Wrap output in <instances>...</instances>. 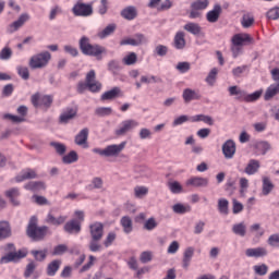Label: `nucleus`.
<instances>
[{"instance_id": "f257e3e1", "label": "nucleus", "mask_w": 279, "mask_h": 279, "mask_svg": "<svg viewBox=\"0 0 279 279\" xmlns=\"http://www.w3.org/2000/svg\"><path fill=\"white\" fill-rule=\"evenodd\" d=\"M78 48L83 56H90L92 58H96L98 60H102V56L108 53L106 47L98 44H90V38L83 36L78 40Z\"/></svg>"}, {"instance_id": "f03ea898", "label": "nucleus", "mask_w": 279, "mask_h": 279, "mask_svg": "<svg viewBox=\"0 0 279 279\" xmlns=\"http://www.w3.org/2000/svg\"><path fill=\"white\" fill-rule=\"evenodd\" d=\"M49 234V227H38V217L32 216L26 227V235L35 242L45 241Z\"/></svg>"}, {"instance_id": "7ed1b4c3", "label": "nucleus", "mask_w": 279, "mask_h": 279, "mask_svg": "<svg viewBox=\"0 0 279 279\" xmlns=\"http://www.w3.org/2000/svg\"><path fill=\"white\" fill-rule=\"evenodd\" d=\"M50 60H51V52L43 51L31 57L28 61V66L33 71H36V69H45V66L49 64Z\"/></svg>"}, {"instance_id": "20e7f679", "label": "nucleus", "mask_w": 279, "mask_h": 279, "mask_svg": "<svg viewBox=\"0 0 279 279\" xmlns=\"http://www.w3.org/2000/svg\"><path fill=\"white\" fill-rule=\"evenodd\" d=\"M125 142L121 144H112L107 146L105 149L101 148H94V154H99V156H106V158L117 157L125 149Z\"/></svg>"}, {"instance_id": "39448f33", "label": "nucleus", "mask_w": 279, "mask_h": 279, "mask_svg": "<svg viewBox=\"0 0 279 279\" xmlns=\"http://www.w3.org/2000/svg\"><path fill=\"white\" fill-rule=\"evenodd\" d=\"M74 16H92L93 4H86L83 2H76L72 8Z\"/></svg>"}, {"instance_id": "423d86ee", "label": "nucleus", "mask_w": 279, "mask_h": 279, "mask_svg": "<svg viewBox=\"0 0 279 279\" xmlns=\"http://www.w3.org/2000/svg\"><path fill=\"white\" fill-rule=\"evenodd\" d=\"M89 234L94 241H101L104 239V223L94 222L89 225Z\"/></svg>"}, {"instance_id": "0eeeda50", "label": "nucleus", "mask_w": 279, "mask_h": 279, "mask_svg": "<svg viewBox=\"0 0 279 279\" xmlns=\"http://www.w3.org/2000/svg\"><path fill=\"white\" fill-rule=\"evenodd\" d=\"M5 197L9 199L12 206H21V190L19 187H12L4 192Z\"/></svg>"}, {"instance_id": "6e6552de", "label": "nucleus", "mask_w": 279, "mask_h": 279, "mask_svg": "<svg viewBox=\"0 0 279 279\" xmlns=\"http://www.w3.org/2000/svg\"><path fill=\"white\" fill-rule=\"evenodd\" d=\"M25 256H27V254L23 253V251L10 252L0 258V263L1 265L8 263H19V260H21V258H25Z\"/></svg>"}, {"instance_id": "1a4fd4ad", "label": "nucleus", "mask_w": 279, "mask_h": 279, "mask_svg": "<svg viewBox=\"0 0 279 279\" xmlns=\"http://www.w3.org/2000/svg\"><path fill=\"white\" fill-rule=\"evenodd\" d=\"M121 125L122 128L116 130V136H125L130 130L138 128V122H136V120H124Z\"/></svg>"}, {"instance_id": "9d476101", "label": "nucleus", "mask_w": 279, "mask_h": 279, "mask_svg": "<svg viewBox=\"0 0 279 279\" xmlns=\"http://www.w3.org/2000/svg\"><path fill=\"white\" fill-rule=\"evenodd\" d=\"M222 154L227 160L234 158V154H236V143L232 140H228L222 145Z\"/></svg>"}, {"instance_id": "9b49d317", "label": "nucleus", "mask_w": 279, "mask_h": 279, "mask_svg": "<svg viewBox=\"0 0 279 279\" xmlns=\"http://www.w3.org/2000/svg\"><path fill=\"white\" fill-rule=\"evenodd\" d=\"M232 45L243 47V45H250L254 43V38L250 34H235L231 39Z\"/></svg>"}, {"instance_id": "f8f14e48", "label": "nucleus", "mask_w": 279, "mask_h": 279, "mask_svg": "<svg viewBox=\"0 0 279 279\" xmlns=\"http://www.w3.org/2000/svg\"><path fill=\"white\" fill-rule=\"evenodd\" d=\"M75 145H78V147H83V149H88V129L85 128L81 130L78 134H76L74 138Z\"/></svg>"}, {"instance_id": "ddd939ff", "label": "nucleus", "mask_w": 279, "mask_h": 279, "mask_svg": "<svg viewBox=\"0 0 279 279\" xmlns=\"http://www.w3.org/2000/svg\"><path fill=\"white\" fill-rule=\"evenodd\" d=\"M119 97H123V92H121V87H113L110 90L105 92L100 99L101 101H112V99H119Z\"/></svg>"}, {"instance_id": "4468645a", "label": "nucleus", "mask_w": 279, "mask_h": 279, "mask_svg": "<svg viewBox=\"0 0 279 279\" xmlns=\"http://www.w3.org/2000/svg\"><path fill=\"white\" fill-rule=\"evenodd\" d=\"M63 230L68 234H80V232H82V223L72 219L64 225Z\"/></svg>"}, {"instance_id": "2eb2a0df", "label": "nucleus", "mask_w": 279, "mask_h": 279, "mask_svg": "<svg viewBox=\"0 0 279 279\" xmlns=\"http://www.w3.org/2000/svg\"><path fill=\"white\" fill-rule=\"evenodd\" d=\"M221 12H223L221 4H215L214 9L206 14L208 23H217V21H219V17L221 16Z\"/></svg>"}, {"instance_id": "dca6fc26", "label": "nucleus", "mask_w": 279, "mask_h": 279, "mask_svg": "<svg viewBox=\"0 0 279 279\" xmlns=\"http://www.w3.org/2000/svg\"><path fill=\"white\" fill-rule=\"evenodd\" d=\"M27 21H29V14L27 13H23L20 15V17L14 21L13 23L10 24V33H14L17 32V29H21V27H23V25H25V23H27Z\"/></svg>"}, {"instance_id": "f3484780", "label": "nucleus", "mask_w": 279, "mask_h": 279, "mask_svg": "<svg viewBox=\"0 0 279 279\" xmlns=\"http://www.w3.org/2000/svg\"><path fill=\"white\" fill-rule=\"evenodd\" d=\"M186 184L195 189H206L208 186V178L193 177L186 181Z\"/></svg>"}, {"instance_id": "a211bd4d", "label": "nucleus", "mask_w": 279, "mask_h": 279, "mask_svg": "<svg viewBox=\"0 0 279 279\" xmlns=\"http://www.w3.org/2000/svg\"><path fill=\"white\" fill-rule=\"evenodd\" d=\"M120 16L122 19H125V21H134L136 16H138V11L136 10V7L134 5H129L120 12Z\"/></svg>"}, {"instance_id": "6ab92c4d", "label": "nucleus", "mask_w": 279, "mask_h": 279, "mask_svg": "<svg viewBox=\"0 0 279 279\" xmlns=\"http://www.w3.org/2000/svg\"><path fill=\"white\" fill-rule=\"evenodd\" d=\"M75 117H77V107H68L60 116V123H69V121L75 119Z\"/></svg>"}, {"instance_id": "aec40b11", "label": "nucleus", "mask_w": 279, "mask_h": 279, "mask_svg": "<svg viewBox=\"0 0 279 279\" xmlns=\"http://www.w3.org/2000/svg\"><path fill=\"white\" fill-rule=\"evenodd\" d=\"M182 97H183L185 104H191V101L202 99V95H199V93L195 92V89H191V88H185L183 90Z\"/></svg>"}, {"instance_id": "412c9836", "label": "nucleus", "mask_w": 279, "mask_h": 279, "mask_svg": "<svg viewBox=\"0 0 279 279\" xmlns=\"http://www.w3.org/2000/svg\"><path fill=\"white\" fill-rule=\"evenodd\" d=\"M12 236V227L9 221H0V241H5Z\"/></svg>"}, {"instance_id": "4be33fe9", "label": "nucleus", "mask_w": 279, "mask_h": 279, "mask_svg": "<svg viewBox=\"0 0 279 279\" xmlns=\"http://www.w3.org/2000/svg\"><path fill=\"white\" fill-rule=\"evenodd\" d=\"M258 169H260V161L251 159L244 168V173H246V175H254L258 173Z\"/></svg>"}, {"instance_id": "5701e85b", "label": "nucleus", "mask_w": 279, "mask_h": 279, "mask_svg": "<svg viewBox=\"0 0 279 279\" xmlns=\"http://www.w3.org/2000/svg\"><path fill=\"white\" fill-rule=\"evenodd\" d=\"M245 254L248 258H262L263 256H267V248L265 247H256V248H247Z\"/></svg>"}, {"instance_id": "b1692460", "label": "nucleus", "mask_w": 279, "mask_h": 279, "mask_svg": "<svg viewBox=\"0 0 279 279\" xmlns=\"http://www.w3.org/2000/svg\"><path fill=\"white\" fill-rule=\"evenodd\" d=\"M276 95H279V83H274L267 87L264 94V99L265 101H271Z\"/></svg>"}, {"instance_id": "393cba45", "label": "nucleus", "mask_w": 279, "mask_h": 279, "mask_svg": "<svg viewBox=\"0 0 279 279\" xmlns=\"http://www.w3.org/2000/svg\"><path fill=\"white\" fill-rule=\"evenodd\" d=\"M194 254H195V248L193 246L185 248L183 253V260H182L183 269H189V266L191 265V260Z\"/></svg>"}, {"instance_id": "a878e982", "label": "nucleus", "mask_w": 279, "mask_h": 279, "mask_svg": "<svg viewBox=\"0 0 279 279\" xmlns=\"http://www.w3.org/2000/svg\"><path fill=\"white\" fill-rule=\"evenodd\" d=\"M185 36L186 35L184 34V32H178L174 35L173 45L175 49L182 50L184 49V47H186V39L184 38Z\"/></svg>"}, {"instance_id": "bb28decb", "label": "nucleus", "mask_w": 279, "mask_h": 279, "mask_svg": "<svg viewBox=\"0 0 279 279\" xmlns=\"http://www.w3.org/2000/svg\"><path fill=\"white\" fill-rule=\"evenodd\" d=\"M26 191L38 193V191H45V183L43 181H31L24 185Z\"/></svg>"}, {"instance_id": "cd10ccee", "label": "nucleus", "mask_w": 279, "mask_h": 279, "mask_svg": "<svg viewBox=\"0 0 279 279\" xmlns=\"http://www.w3.org/2000/svg\"><path fill=\"white\" fill-rule=\"evenodd\" d=\"M60 265H62V260L60 259H54L51 263H49L46 269L47 276H56V274H58V270L60 269Z\"/></svg>"}, {"instance_id": "c85d7f7f", "label": "nucleus", "mask_w": 279, "mask_h": 279, "mask_svg": "<svg viewBox=\"0 0 279 279\" xmlns=\"http://www.w3.org/2000/svg\"><path fill=\"white\" fill-rule=\"evenodd\" d=\"M183 29H185V32H189V34H193V36H199V34H202V26L193 22L185 24L183 26Z\"/></svg>"}, {"instance_id": "c756f323", "label": "nucleus", "mask_w": 279, "mask_h": 279, "mask_svg": "<svg viewBox=\"0 0 279 279\" xmlns=\"http://www.w3.org/2000/svg\"><path fill=\"white\" fill-rule=\"evenodd\" d=\"M120 223L125 234H130L134 230L132 218H130L129 216L122 217L120 220Z\"/></svg>"}, {"instance_id": "7c9ffc66", "label": "nucleus", "mask_w": 279, "mask_h": 279, "mask_svg": "<svg viewBox=\"0 0 279 279\" xmlns=\"http://www.w3.org/2000/svg\"><path fill=\"white\" fill-rule=\"evenodd\" d=\"M45 221L46 223H50V226H62V223L66 221V217L59 216L58 218H56L53 215L48 214Z\"/></svg>"}, {"instance_id": "2f4dec72", "label": "nucleus", "mask_w": 279, "mask_h": 279, "mask_svg": "<svg viewBox=\"0 0 279 279\" xmlns=\"http://www.w3.org/2000/svg\"><path fill=\"white\" fill-rule=\"evenodd\" d=\"M274 189H275V185H274V182H271V179H269V177H264L263 185H262L263 195H269V193H271Z\"/></svg>"}, {"instance_id": "473e14b6", "label": "nucleus", "mask_w": 279, "mask_h": 279, "mask_svg": "<svg viewBox=\"0 0 279 279\" xmlns=\"http://www.w3.org/2000/svg\"><path fill=\"white\" fill-rule=\"evenodd\" d=\"M116 29H117V24H109L101 32L98 33V38L104 40V38H108V36H112Z\"/></svg>"}, {"instance_id": "72a5a7b5", "label": "nucleus", "mask_w": 279, "mask_h": 279, "mask_svg": "<svg viewBox=\"0 0 279 279\" xmlns=\"http://www.w3.org/2000/svg\"><path fill=\"white\" fill-rule=\"evenodd\" d=\"M88 191H101L104 189V179L100 177H95L92 179V182L89 185H87Z\"/></svg>"}, {"instance_id": "f704fd0d", "label": "nucleus", "mask_w": 279, "mask_h": 279, "mask_svg": "<svg viewBox=\"0 0 279 279\" xmlns=\"http://www.w3.org/2000/svg\"><path fill=\"white\" fill-rule=\"evenodd\" d=\"M192 121H193V123H197V122L202 121L203 123H206L207 125H215V120L213 119V117L206 116V114H196V116L192 117Z\"/></svg>"}, {"instance_id": "c9c22d12", "label": "nucleus", "mask_w": 279, "mask_h": 279, "mask_svg": "<svg viewBox=\"0 0 279 279\" xmlns=\"http://www.w3.org/2000/svg\"><path fill=\"white\" fill-rule=\"evenodd\" d=\"M77 160H80V156L75 150H71L68 155L62 157L63 165H73V162H77Z\"/></svg>"}, {"instance_id": "e433bc0d", "label": "nucleus", "mask_w": 279, "mask_h": 279, "mask_svg": "<svg viewBox=\"0 0 279 279\" xmlns=\"http://www.w3.org/2000/svg\"><path fill=\"white\" fill-rule=\"evenodd\" d=\"M232 232L238 236H245V234H247V227L245 226V222L233 225Z\"/></svg>"}, {"instance_id": "4c0bfd02", "label": "nucleus", "mask_w": 279, "mask_h": 279, "mask_svg": "<svg viewBox=\"0 0 279 279\" xmlns=\"http://www.w3.org/2000/svg\"><path fill=\"white\" fill-rule=\"evenodd\" d=\"M123 64L126 66H134L138 62V54L136 52H130L122 59Z\"/></svg>"}, {"instance_id": "58836bf2", "label": "nucleus", "mask_w": 279, "mask_h": 279, "mask_svg": "<svg viewBox=\"0 0 279 279\" xmlns=\"http://www.w3.org/2000/svg\"><path fill=\"white\" fill-rule=\"evenodd\" d=\"M263 96V89L256 90L252 94H245L242 97H244V101H246L247 104H251L252 101H258V99H260V97Z\"/></svg>"}, {"instance_id": "ea45409f", "label": "nucleus", "mask_w": 279, "mask_h": 279, "mask_svg": "<svg viewBox=\"0 0 279 279\" xmlns=\"http://www.w3.org/2000/svg\"><path fill=\"white\" fill-rule=\"evenodd\" d=\"M172 210L177 215H185V213H191V206L178 203L172 206Z\"/></svg>"}, {"instance_id": "a19ab883", "label": "nucleus", "mask_w": 279, "mask_h": 279, "mask_svg": "<svg viewBox=\"0 0 279 279\" xmlns=\"http://www.w3.org/2000/svg\"><path fill=\"white\" fill-rule=\"evenodd\" d=\"M228 206H230V202L226 198L218 199V210L220 215H228L229 209Z\"/></svg>"}, {"instance_id": "79ce46f5", "label": "nucleus", "mask_w": 279, "mask_h": 279, "mask_svg": "<svg viewBox=\"0 0 279 279\" xmlns=\"http://www.w3.org/2000/svg\"><path fill=\"white\" fill-rule=\"evenodd\" d=\"M36 178V171L28 170L23 174H20L15 178V182H24V180H34Z\"/></svg>"}, {"instance_id": "37998d69", "label": "nucleus", "mask_w": 279, "mask_h": 279, "mask_svg": "<svg viewBox=\"0 0 279 279\" xmlns=\"http://www.w3.org/2000/svg\"><path fill=\"white\" fill-rule=\"evenodd\" d=\"M241 25L244 29H248V27L254 25V17L250 13L244 14L241 20Z\"/></svg>"}, {"instance_id": "c03bdc74", "label": "nucleus", "mask_w": 279, "mask_h": 279, "mask_svg": "<svg viewBox=\"0 0 279 279\" xmlns=\"http://www.w3.org/2000/svg\"><path fill=\"white\" fill-rule=\"evenodd\" d=\"M31 254L32 256H34L35 260H37L38 263H43V260L47 258V248L41 251L33 250L31 251Z\"/></svg>"}, {"instance_id": "a18cd8bd", "label": "nucleus", "mask_w": 279, "mask_h": 279, "mask_svg": "<svg viewBox=\"0 0 279 279\" xmlns=\"http://www.w3.org/2000/svg\"><path fill=\"white\" fill-rule=\"evenodd\" d=\"M219 73V70H217V68H214L210 70V72L208 73L205 82H207V84L209 86H214L215 82H217V74Z\"/></svg>"}, {"instance_id": "49530a36", "label": "nucleus", "mask_w": 279, "mask_h": 279, "mask_svg": "<svg viewBox=\"0 0 279 279\" xmlns=\"http://www.w3.org/2000/svg\"><path fill=\"white\" fill-rule=\"evenodd\" d=\"M209 3L210 2L208 0H196V1L192 2L191 8H192V10H206V8H208Z\"/></svg>"}, {"instance_id": "de8ad7c7", "label": "nucleus", "mask_w": 279, "mask_h": 279, "mask_svg": "<svg viewBox=\"0 0 279 279\" xmlns=\"http://www.w3.org/2000/svg\"><path fill=\"white\" fill-rule=\"evenodd\" d=\"M108 71L113 73V75H117L119 71L121 70V63L118 60H110L107 64Z\"/></svg>"}, {"instance_id": "09e8293b", "label": "nucleus", "mask_w": 279, "mask_h": 279, "mask_svg": "<svg viewBox=\"0 0 279 279\" xmlns=\"http://www.w3.org/2000/svg\"><path fill=\"white\" fill-rule=\"evenodd\" d=\"M50 146L53 147L56 149V153L59 156H64V154H66V145L62 144V143H58V142H51Z\"/></svg>"}, {"instance_id": "8fccbe9b", "label": "nucleus", "mask_w": 279, "mask_h": 279, "mask_svg": "<svg viewBox=\"0 0 279 279\" xmlns=\"http://www.w3.org/2000/svg\"><path fill=\"white\" fill-rule=\"evenodd\" d=\"M253 269L256 276H267V271H269V266H267L266 264L255 265Z\"/></svg>"}, {"instance_id": "3c124183", "label": "nucleus", "mask_w": 279, "mask_h": 279, "mask_svg": "<svg viewBox=\"0 0 279 279\" xmlns=\"http://www.w3.org/2000/svg\"><path fill=\"white\" fill-rule=\"evenodd\" d=\"M95 114H97V117H110V114H112V108H110V107H98L95 110Z\"/></svg>"}, {"instance_id": "603ef678", "label": "nucleus", "mask_w": 279, "mask_h": 279, "mask_svg": "<svg viewBox=\"0 0 279 279\" xmlns=\"http://www.w3.org/2000/svg\"><path fill=\"white\" fill-rule=\"evenodd\" d=\"M51 104H53V96L44 95L39 100V106H44V108H51Z\"/></svg>"}, {"instance_id": "864d4df0", "label": "nucleus", "mask_w": 279, "mask_h": 279, "mask_svg": "<svg viewBox=\"0 0 279 279\" xmlns=\"http://www.w3.org/2000/svg\"><path fill=\"white\" fill-rule=\"evenodd\" d=\"M148 193H149V189H147L146 186H135L134 187V195L138 199L145 197V195H147Z\"/></svg>"}, {"instance_id": "5fc2aeb1", "label": "nucleus", "mask_w": 279, "mask_h": 279, "mask_svg": "<svg viewBox=\"0 0 279 279\" xmlns=\"http://www.w3.org/2000/svg\"><path fill=\"white\" fill-rule=\"evenodd\" d=\"M66 252H69V246H66L65 244H59L54 246L52 251V256H62V254H66Z\"/></svg>"}, {"instance_id": "6e6d98bb", "label": "nucleus", "mask_w": 279, "mask_h": 279, "mask_svg": "<svg viewBox=\"0 0 279 279\" xmlns=\"http://www.w3.org/2000/svg\"><path fill=\"white\" fill-rule=\"evenodd\" d=\"M255 147H256V149L262 151L263 156H265V154H267V151H269V149H271V144H269V142H258L255 145Z\"/></svg>"}, {"instance_id": "4d7b16f0", "label": "nucleus", "mask_w": 279, "mask_h": 279, "mask_svg": "<svg viewBox=\"0 0 279 279\" xmlns=\"http://www.w3.org/2000/svg\"><path fill=\"white\" fill-rule=\"evenodd\" d=\"M156 228H158V222L154 217L148 218L144 223V230L151 231V230H156Z\"/></svg>"}, {"instance_id": "13d9d810", "label": "nucleus", "mask_w": 279, "mask_h": 279, "mask_svg": "<svg viewBox=\"0 0 279 279\" xmlns=\"http://www.w3.org/2000/svg\"><path fill=\"white\" fill-rule=\"evenodd\" d=\"M168 186L171 193H173L174 195L182 193V185L178 181L168 183Z\"/></svg>"}, {"instance_id": "bf43d9fd", "label": "nucleus", "mask_w": 279, "mask_h": 279, "mask_svg": "<svg viewBox=\"0 0 279 279\" xmlns=\"http://www.w3.org/2000/svg\"><path fill=\"white\" fill-rule=\"evenodd\" d=\"M155 53L159 56V58H165V56L169 53V48L165 45H158L155 47Z\"/></svg>"}, {"instance_id": "052dcab7", "label": "nucleus", "mask_w": 279, "mask_h": 279, "mask_svg": "<svg viewBox=\"0 0 279 279\" xmlns=\"http://www.w3.org/2000/svg\"><path fill=\"white\" fill-rule=\"evenodd\" d=\"M243 204L238 202L236 198L232 199V213L233 215H239V213H243Z\"/></svg>"}, {"instance_id": "680f3d73", "label": "nucleus", "mask_w": 279, "mask_h": 279, "mask_svg": "<svg viewBox=\"0 0 279 279\" xmlns=\"http://www.w3.org/2000/svg\"><path fill=\"white\" fill-rule=\"evenodd\" d=\"M177 71L181 73H189L191 71V63L190 62H179L175 66Z\"/></svg>"}, {"instance_id": "e2e57ef3", "label": "nucleus", "mask_w": 279, "mask_h": 279, "mask_svg": "<svg viewBox=\"0 0 279 279\" xmlns=\"http://www.w3.org/2000/svg\"><path fill=\"white\" fill-rule=\"evenodd\" d=\"M17 74L22 80H29V69L27 66H17Z\"/></svg>"}, {"instance_id": "0e129e2a", "label": "nucleus", "mask_w": 279, "mask_h": 279, "mask_svg": "<svg viewBox=\"0 0 279 279\" xmlns=\"http://www.w3.org/2000/svg\"><path fill=\"white\" fill-rule=\"evenodd\" d=\"M266 16H267V19H270L272 21H278V19H279V7L270 9L266 13Z\"/></svg>"}, {"instance_id": "69168bd1", "label": "nucleus", "mask_w": 279, "mask_h": 279, "mask_svg": "<svg viewBox=\"0 0 279 279\" xmlns=\"http://www.w3.org/2000/svg\"><path fill=\"white\" fill-rule=\"evenodd\" d=\"M12 58V48L4 47L0 51V60H10Z\"/></svg>"}, {"instance_id": "338daca9", "label": "nucleus", "mask_w": 279, "mask_h": 279, "mask_svg": "<svg viewBox=\"0 0 279 279\" xmlns=\"http://www.w3.org/2000/svg\"><path fill=\"white\" fill-rule=\"evenodd\" d=\"M268 245H270V247H279V234L275 233L271 234L268 240H267Z\"/></svg>"}, {"instance_id": "774afa93", "label": "nucleus", "mask_w": 279, "mask_h": 279, "mask_svg": "<svg viewBox=\"0 0 279 279\" xmlns=\"http://www.w3.org/2000/svg\"><path fill=\"white\" fill-rule=\"evenodd\" d=\"M101 240L92 239L89 242V252H101V244H99Z\"/></svg>"}]
</instances>
